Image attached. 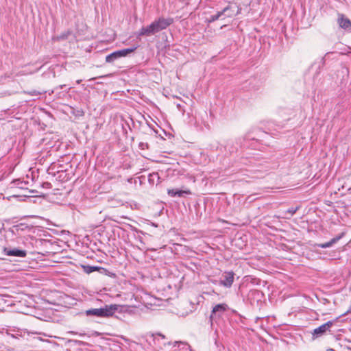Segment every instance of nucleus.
<instances>
[{
	"label": "nucleus",
	"instance_id": "f257e3e1",
	"mask_svg": "<svg viewBox=\"0 0 351 351\" xmlns=\"http://www.w3.org/2000/svg\"><path fill=\"white\" fill-rule=\"evenodd\" d=\"M173 22L171 19L159 18L150 25L143 27L136 34L137 37L152 36L160 31L165 29Z\"/></svg>",
	"mask_w": 351,
	"mask_h": 351
},
{
	"label": "nucleus",
	"instance_id": "9b49d317",
	"mask_svg": "<svg viewBox=\"0 0 351 351\" xmlns=\"http://www.w3.org/2000/svg\"><path fill=\"white\" fill-rule=\"evenodd\" d=\"M167 193L171 197H182L184 195H189L191 194L190 190H178V189H168Z\"/></svg>",
	"mask_w": 351,
	"mask_h": 351
},
{
	"label": "nucleus",
	"instance_id": "dca6fc26",
	"mask_svg": "<svg viewBox=\"0 0 351 351\" xmlns=\"http://www.w3.org/2000/svg\"><path fill=\"white\" fill-rule=\"evenodd\" d=\"M222 18L220 12H218L216 14L212 15L208 20L209 23L214 22L219 19Z\"/></svg>",
	"mask_w": 351,
	"mask_h": 351
},
{
	"label": "nucleus",
	"instance_id": "7ed1b4c3",
	"mask_svg": "<svg viewBox=\"0 0 351 351\" xmlns=\"http://www.w3.org/2000/svg\"><path fill=\"white\" fill-rule=\"evenodd\" d=\"M241 8L236 3H230L223 10L220 11L221 19H231L241 13Z\"/></svg>",
	"mask_w": 351,
	"mask_h": 351
},
{
	"label": "nucleus",
	"instance_id": "1a4fd4ad",
	"mask_svg": "<svg viewBox=\"0 0 351 351\" xmlns=\"http://www.w3.org/2000/svg\"><path fill=\"white\" fill-rule=\"evenodd\" d=\"M3 252L7 256H12L21 258L25 257L27 255L25 250H20L18 248L8 249L5 247L3 249Z\"/></svg>",
	"mask_w": 351,
	"mask_h": 351
},
{
	"label": "nucleus",
	"instance_id": "4468645a",
	"mask_svg": "<svg viewBox=\"0 0 351 351\" xmlns=\"http://www.w3.org/2000/svg\"><path fill=\"white\" fill-rule=\"evenodd\" d=\"M84 269L86 273L90 274L95 271H97L99 269V267L95 266H84Z\"/></svg>",
	"mask_w": 351,
	"mask_h": 351
},
{
	"label": "nucleus",
	"instance_id": "a211bd4d",
	"mask_svg": "<svg viewBox=\"0 0 351 351\" xmlns=\"http://www.w3.org/2000/svg\"><path fill=\"white\" fill-rule=\"evenodd\" d=\"M298 208H290L287 210V213L289 214L291 216H292L293 214L295 213L297 211Z\"/></svg>",
	"mask_w": 351,
	"mask_h": 351
},
{
	"label": "nucleus",
	"instance_id": "f03ea898",
	"mask_svg": "<svg viewBox=\"0 0 351 351\" xmlns=\"http://www.w3.org/2000/svg\"><path fill=\"white\" fill-rule=\"evenodd\" d=\"M118 304L105 305L98 308H90L85 311L84 314L89 317H112L119 308Z\"/></svg>",
	"mask_w": 351,
	"mask_h": 351
},
{
	"label": "nucleus",
	"instance_id": "39448f33",
	"mask_svg": "<svg viewBox=\"0 0 351 351\" xmlns=\"http://www.w3.org/2000/svg\"><path fill=\"white\" fill-rule=\"evenodd\" d=\"M228 309V306L226 303L218 304L213 306L210 316L212 320L214 317H220Z\"/></svg>",
	"mask_w": 351,
	"mask_h": 351
},
{
	"label": "nucleus",
	"instance_id": "0eeeda50",
	"mask_svg": "<svg viewBox=\"0 0 351 351\" xmlns=\"http://www.w3.org/2000/svg\"><path fill=\"white\" fill-rule=\"evenodd\" d=\"M234 274L233 271H226L223 274L222 279L220 280V285L230 288L234 282Z\"/></svg>",
	"mask_w": 351,
	"mask_h": 351
},
{
	"label": "nucleus",
	"instance_id": "f8f14e48",
	"mask_svg": "<svg viewBox=\"0 0 351 351\" xmlns=\"http://www.w3.org/2000/svg\"><path fill=\"white\" fill-rule=\"evenodd\" d=\"M136 48H137V47H130V48H127V49H121V50L117 51V53H118V56L119 58L120 57L126 56L129 53H132L133 51H134L136 49Z\"/></svg>",
	"mask_w": 351,
	"mask_h": 351
},
{
	"label": "nucleus",
	"instance_id": "423d86ee",
	"mask_svg": "<svg viewBox=\"0 0 351 351\" xmlns=\"http://www.w3.org/2000/svg\"><path fill=\"white\" fill-rule=\"evenodd\" d=\"M333 325L332 321H328L326 323L321 325L320 326L315 328L312 335L314 337H318L324 335L330 328Z\"/></svg>",
	"mask_w": 351,
	"mask_h": 351
},
{
	"label": "nucleus",
	"instance_id": "20e7f679",
	"mask_svg": "<svg viewBox=\"0 0 351 351\" xmlns=\"http://www.w3.org/2000/svg\"><path fill=\"white\" fill-rule=\"evenodd\" d=\"M337 22L340 28L346 32H351V21L344 14L339 13Z\"/></svg>",
	"mask_w": 351,
	"mask_h": 351
},
{
	"label": "nucleus",
	"instance_id": "9d476101",
	"mask_svg": "<svg viewBox=\"0 0 351 351\" xmlns=\"http://www.w3.org/2000/svg\"><path fill=\"white\" fill-rule=\"evenodd\" d=\"M344 234L341 233V234L332 238L330 241L328 242L324 243H320V244H315L316 246L321 247V248H328L331 247L332 245L336 243L337 241H339L343 237Z\"/></svg>",
	"mask_w": 351,
	"mask_h": 351
},
{
	"label": "nucleus",
	"instance_id": "6e6552de",
	"mask_svg": "<svg viewBox=\"0 0 351 351\" xmlns=\"http://www.w3.org/2000/svg\"><path fill=\"white\" fill-rule=\"evenodd\" d=\"M149 337L152 339L154 343L158 348L161 349L165 346L167 343L165 341V337L160 333L152 334Z\"/></svg>",
	"mask_w": 351,
	"mask_h": 351
},
{
	"label": "nucleus",
	"instance_id": "f3484780",
	"mask_svg": "<svg viewBox=\"0 0 351 351\" xmlns=\"http://www.w3.org/2000/svg\"><path fill=\"white\" fill-rule=\"evenodd\" d=\"M34 73V71H27V70H23V71H21L19 73H16V76L26 75H28V74H32Z\"/></svg>",
	"mask_w": 351,
	"mask_h": 351
},
{
	"label": "nucleus",
	"instance_id": "ddd939ff",
	"mask_svg": "<svg viewBox=\"0 0 351 351\" xmlns=\"http://www.w3.org/2000/svg\"><path fill=\"white\" fill-rule=\"evenodd\" d=\"M119 58L117 51H114L106 57V61L107 62H112L114 60Z\"/></svg>",
	"mask_w": 351,
	"mask_h": 351
},
{
	"label": "nucleus",
	"instance_id": "2eb2a0df",
	"mask_svg": "<svg viewBox=\"0 0 351 351\" xmlns=\"http://www.w3.org/2000/svg\"><path fill=\"white\" fill-rule=\"evenodd\" d=\"M23 93L26 95H28L30 96H36V97H38L42 94L41 92L36 90H31V91H24Z\"/></svg>",
	"mask_w": 351,
	"mask_h": 351
}]
</instances>
